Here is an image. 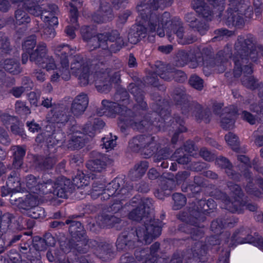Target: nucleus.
Listing matches in <instances>:
<instances>
[{
    "label": "nucleus",
    "instance_id": "nucleus-1",
    "mask_svg": "<svg viewBox=\"0 0 263 263\" xmlns=\"http://www.w3.org/2000/svg\"><path fill=\"white\" fill-rule=\"evenodd\" d=\"M69 47L67 45L58 46L54 49L56 59L47 54L46 46L45 44H39L37 48L30 53L24 51L22 54V62L26 63L30 55L32 62L40 67L46 69L47 71H52L51 76L52 82H57L60 78L64 80H69L71 73L75 75L79 80L82 85L88 84L92 76L89 73V68L86 62L82 59L77 60L71 64V72L69 69L67 55Z\"/></svg>",
    "mask_w": 263,
    "mask_h": 263
},
{
    "label": "nucleus",
    "instance_id": "nucleus-2",
    "mask_svg": "<svg viewBox=\"0 0 263 263\" xmlns=\"http://www.w3.org/2000/svg\"><path fill=\"white\" fill-rule=\"evenodd\" d=\"M151 224L146 225L144 228H139L137 230L136 235L133 233L127 235H120L117 241V248L119 250H122L126 247L132 248L135 246L136 240L138 242H142L144 241L145 243H150L154 238L158 237L161 234L162 222L159 220L150 221Z\"/></svg>",
    "mask_w": 263,
    "mask_h": 263
},
{
    "label": "nucleus",
    "instance_id": "nucleus-3",
    "mask_svg": "<svg viewBox=\"0 0 263 263\" xmlns=\"http://www.w3.org/2000/svg\"><path fill=\"white\" fill-rule=\"evenodd\" d=\"M128 99H125L122 100L121 103H117L104 100L102 102V107L98 112L99 116L105 115L109 117H115L117 114L120 115L119 126L122 128H125L128 125L132 126L137 129H141L143 124L134 122L133 120L129 119L127 115H129L130 110H127L126 107L123 106L124 104L128 103Z\"/></svg>",
    "mask_w": 263,
    "mask_h": 263
},
{
    "label": "nucleus",
    "instance_id": "nucleus-4",
    "mask_svg": "<svg viewBox=\"0 0 263 263\" xmlns=\"http://www.w3.org/2000/svg\"><path fill=\"white\" fill-rule=\"evenodd\" d=\"M12 3L20 2L19 6L26 7L28 11L34 16L41 14V18L44 22L46 27L44 29V33L46 37L53 38L55 35L54 27L58 25V18L55 16L52 12H42L40 6L37 5L33 0H11Z\"/></svg>",
    "mask_w": 263,
    "mask_h": 263
},
{
    "label": "nucleus",
    "instance_id": "nucleus-5",
    "mask_svg": "<svg viewBox=\"0 0 263 263\" xmlns=\"http://www.w3.org/2000/svg\"><path fill=\"white\" fill-rule=\"evenodd\" d=\"M26 186L30 190L31 193L35 194L42 192L43 193H47V192L45 191V189L48 187H53V193L54 195L60 198H65L66 196V190L70 183L69 180L66 179L65 178L61 177L54 184V186L48 183H39L36 184V178L32 175L28 176L26 180Z\"/></svg>",
    "mask_w": 263,
    "mask_h": 263
},
{
    "label": "nucleus",
    "instance_id": "nucleus-6",
    "mask_svg": "<svg viewBox=\"0 0 263 263\" xmlns=\"http://www.w3.org/2000/svg\"><path fill=\"white\" fill-rule=\"evenodd\" d=\"M104 126V123L100 119H97L94 122L93 126L87 125L84 128V133H81L77 130V126H73L71 134V143L73 148H79L83 146L84 144V140L83 137L84 134L88 135L90 137H92L94 135L98 132V130L102 128Z\"/></svg>",
    "mask_w": 263,
    "mask_h": 263
},
{
    "label": "nucleus",
    "instance_id": "nucleus-7",
    "mask_svg": "<svg viewBox=\"0 0 263 263\" xmlns=\"http://www.w3.org/2000/svg\"><path fill=\"white\" fill-rule=\"evenodd\" d=\"M119 187V184L116 180L108 184L106 189H104L102 184L99 186H93L91 196L96 198L97 196L101 195V199L103 200H106L110 196H118L119 199L123 200L122 196L126 192V190L120 189Z\"/></svg>",
    "mask_w": 263,
    "mask_h": 263
},
{
    "label": "nucleus",
    "instance_id": "nucleus-8",
    "mask_svg": "<svg viewBox=\"0 0 263 263\" xmlns=\"http://www.w3.org/2000/svg\"><path fill=\"white\" fill-rule=\"evenodd\" d=\"M245 44L247 45V47H246L242 44H241V46H242V49L240 50L239 55L234 57L233 59L235 65L234 70V76L235 77L238 76L239 73H237V71H240V70L241 69L239 59L241 60H243L244 59L243 57L247 56L253 61H255L257 58L261 55V53L263 52L262 47L252 45L251 46V47H249L248 46L250 45L249 44H248L246 42Z\"/></svg>",
    "mask_w": 263,
    "mask_h": 263
},
{
    "label": "nucleus",
    "instance_id": "nucleus-9",
    "mask_svg": "<svg viewBox=\"0 0 263 263\" xmlns=\"http://www.w3.org/2000/svg\"><path fill=\"white\" fill-rule=\"evenodd\" d=\"M130 206L132 209L128 215L129 218L138 221L144 216V214L148 213L149 209L152 206V200L135 198L133 199Z\"/></svg>",
    "mask_w": 263,
    "mask_h": 263
},
{
    "label": "nucleus",
    "instance_id": "nucleus-10",
    "mask_svg": "<svg viewBox=\"0 0 263 263\" xmlns=\"http://www.w3.org/2000/svg\"><path fill=\"white\" fill-rule=\"evenodd\" d=\"M39 203L38 197L29 194L23 202L21 203V208L27 211V214L34 219L45 217L44 210L41 207L37 206Z\"/></svg>",
    "mask_w": 263,
    "mask_h": 263
},
{
    "label": "nucleus",
    "instance_id": "nucleus-11",
    "mask_svg": "<svg viewBox=\"0 0 263 263\" xmlns=\"http://www.w3.org/2000/svg\"><path fill=\"white\" fill-rule=\"evenodd\" d=\"M230 190L234 194L237 195V199L234 201H230L227 199L226 195L223 193H221L220 199L224 203L222 208H224L231 212H239L241 208L245 206L240 201V195H241L240 187L237 184L229 186Z\"/></svg>",
    "mask_w": 263,
    "mask_h": 263
},
{
    "label": "nucleus",
    "instance_id": "nucleus-12",
    "mask_svg": "<svg viewBox=\"0 0 263 263\" xmlns=\"http://www.w3.org/2000/svg\"><path fill=\"white\" fill-rule=\"evenodd\" d=\"M69 231L73 238L78 239L76 249L80 252L84 253L85 250L81 248V246L85 243V232L81 223L78 221H73L70 227Z\"/></svg>",
    "mask_w": 263,
    "mask_h": 263
},
{
    "label": "nucleus",
    "instance_id": "nucleus-13",
    "mask_svg": "<svg viewBox=\"0 0 263 263\" xmlns=\"http://www.w3.org/2000/svg\"><path fill=\"white\" fill-rule=\"evenodd\" d=\"M88 104V99L86 95L81 93L75 98L71 107V111L74 115L83 113Z\"/></svg>",
    "mask_w": 263,
    "mask_h": 263
},
{
    "label": "nucleus",
    "instance_id": "nucleus-14",
    "mask_svg": "<svg viewBox=\"0 0 263 263\" xmlns=\"http://www.w3.org/2000/svg\"><path fill=\"white\" fill-rule=\"evenodd\" d=\"M170 21V14L167 12H165L163 14L158 18V27L157 28V24H154V21L153 18L150 21L148 27L147 29L151 32H155L156 30L158 35L160 37H163L164 36V31L163 29L161 28L160 26L163 27V24H166Z\"/></svg>",
    "mask_w": 263,
    "mask_h": 263
},
{
    "label": "nucleus",
    "instance_id": "nucleus-15",
    "mask_svg": "<svg viewBox=\"0 0 263 263\" xmlns=\"http://www.w3.org/2000/svg\"><path fill=\"white\" fill-rule=\"evenodd\" d=\"M159 248V243H155L151 246L150 250V254L148 255V256L146 257L144 259L142 258L141 259H140L139 258L140 257H144L145 255H147V252L148 251V250H143L140 251L139 252L137 251L135 253V256L136 257L137 259L139 261H142V263H143V262H144V263H152V259L154 260H156L154 259V257L155 256V254Z\"/></svg>",
    "mask_w": 263,
    "mask_h": 263
},
{
    "label": "nucleus",
    "instance_id": "nucleus-16",
    "mask_svg": "<svg viewBox=\"0 0 263 263\" xmlns=\"http://www.w3.org/2000/svg\"><path fill=\"white\" fill-rule=\"evenodd\" d=\"M160 76L162 79L166 80H170L172 78H174L176 81H181L186 79V76L184 72L181 70H176L174 68L170 69L167 67L164 72L160 73Z\"/></svg>",
    "mask_w": 263,
    "mask_h": 263
},
{
    "label": "nucleus",
    "instance_id": "nucleus-17",
    "mask_svg": "<svg viewBox=\"0 0 263 263\" xmlns=\"http://www.w3.org/2000/svg\"><path fill=\"white\" fill-rule=\"evenodd\" d=\"M70 22L73 26H68L65 30L67 35L71 39H73L75 37L74 29L77 26V21L78 16V11L75 7L70 5Z\"/></svg>",
    "mask_w": 263,
    "mask_h": 263
},
{
    "label": "nucleus",
    "instance_id": "nucleus-18",
    "mask_svg": "<svg viewBox=\"0 0 263 263\" xmlns=\"http://www.w3.org/2000/svg\"><path fill=\"white\" fill-rule=\"evenodd\" d=\"M81 32L84 40L88 42L89 45L96 42L97 39L101 42L100 39L104 36L101 34L98 37L92 36L95 33V31L89 27H82Z\"/></svg>",
    "mask_w": 263,
    "mask_h": 263
},
{
    "label": "nucleus",
    "instance_id": "nucleus-19",
    "mask_svg": "<svg viewBox=\"0 0 263 263\" xmlns=\"http://www.w3.org/2000/svg\"><path fill=\"white\" fill-rule=\"evenodd\" d=\"M244 234L242 233L240 234V238L243 240L240 241L241 243H248L253 245L260 250H263V238L258 235L252 236L248 235L247 237H243Z\"/></svg>",
    "mask_w": 263,
    "mask_h": 263
},
{
    "label": "nucleus",
    "instance_id": "nucleus-20",
    "mask_svg": "<svg viewBox=\"0 0 263 263\" xmlns=\"http://www.w3.org/2000/svg\"><path fill=\"white\" fill-rule=\"evenodd\" d=\"M236 112H228L226 110L225 114L221 117V124L223 128L226 129H230L233 127L234 121L233 116Z\"/></svg>",
    "mask_w": 263,
    "mask_h": 263
},
{
    "label": "nucleus",
    "instance_id": "nucleus-21",
    "mask_svg": "<svg viewBox=\"0 0 263 263\" xmlns=\"http://www.w3.org/2000/svg\"><path fill=\"white\" fill-rule=\"evenodd\" d=\"M12 151L14 156L13 165L15 167H19L22 164V159L25 155V149L18 146H14Z\"/></svg>",
    "mask_w": 263,
    "mask_h": 263
},
{
    "label": "nucleus",
    "instance_id": "nucleus-22",
    "mask_svg": "<svg viewBox=\"0 0 263 263\" xmlns=\"http://www.w3.org/2000/svg\"><path fill=\"white\" fill-rule=\"evenodd\" d=\"M3 66L6 70L13 74L20 72L21 69L17 61L14 59H7L3 62Z\"/></svg>",
    "mask_w": 263,
    "mask_h": 263
},
{
    "label": "nucleus",
    "instance_id": "nucleus-23",
    "mask_svg": "<svg viewBox=\"0 0 263 263\" xmlns=\"http://www.w3.org/2000/svg\"><path fill=\"white\" fill-rule=\"evenodd\" d=\"M120 80V76L118 73H116L113 77L110 78L109 81L105 80L103 84H100V80L97 79L96 87L98 90L101 92H106L110 87L111 83H117Z\"/></svg>",
    "mask_w": 263,
    "mask_h": 263
},
{
    "label": "nucleus",
    "instance_id": "nucleus-24",
    "mask_svg": "<svg viewBox=\"0 0 263 263\" xmlns=\"http://www.w3.org/2000/svg\"><path fill=\"white\" fill-rule=\"evenodd\" d=\"M199 205L202 207L198 208L199 212L203 214L209 213V211L215 209L216 205L215 202L213 199H209L206 202L204 200H200Z\"/></svg>",
    "mask_w": 263,
    "mask_h": 263
},
{
    "label": "nucleus",
    "instance_id": "nucleus-25",
    "mask_svg": "<svg viewBox=\"0 0 263 263\" xmlns=\"http://www.w3.org/2000/svg\"><path fill=\"white\" fill-rule=\"evenodd\" d=\"M88 177L85 176L82 172H78L77 176L73 179V183L78 188H80L88 184Z\"/></svg>",
    "mask_w": 263,
    "mask_h": 263
},
{
    "label": "nucleus",
    "instance_id": "nucleus-26",
    "mask_svg": "<svg viewBox=\"0 0 263 263\" xmlns=\"http://www.w3.org/2000/svg\"><path fill=\"white\" fill-rule=\"evenodd\" d=\"M105 163L100 160H90L87 163V167L92 171L101 172L105 166Z\"/></svg>",
    "mask_w": 263,
    "mask_h": 263
},
{
    "label": "nucleus",
    "instance_id": "nucleus-27",
    "mask_svg": "<svg viewBox=\"0 0 263 263\" xmlns=\"http://www.w3.org/2000/svg\"><path fill=\"white\" fill-rule=\"evenodd\" d=\"M16 23L18 25L24 24L30 22V18L24 11L17 9L15 11Z\"/></svg>",
    "mask_w": 263,
    "mask_h": 263
},
{
    "label": "nucleus",
    "instance_id": "nucleus-28",
    "mask_svg": "<svg viewBox=\"0 0 263 263\" xmlns=\"http://www.w3.org/2000/svg\"><path fill=\"white\" fill-rule=\"evenodd\" d=\"M95 253L100 258H102L105 260H107L111 258V257H110V251L109 246L108 245L102 246L101 247H99Z\"/></svg>",
    "mask_w": 263,
    "mask_h": 263
},
{
    "label": "nucleus",
    "instance_id": "nucleus-29",
    "mask_svg": "<svg viewBox=\"0 0 263 263\" xmlns=\"http://www.w3.org/2000/svg\"><path fill=\"white\" fill-rule=\"evenodd\" d=\"M36 45L35 38L34 36L29 37L23 44V51L28 53L32 51Z\"/></svg>",
    "mask_w": 263,
    "mask_h": 263
},
{
    "label": "nucleus",
    "instance_id": "nucleus-30",
    "mask_svg": "<svg viewBox=\"0 0 263 263\" xmlns=\"http://www.w3.org/2000/svg\"><path fill=\"white\" fill-rule=\"evenodd\" d=\"M173 198L174 201V208L175 210L180 209L181 206L184 205L186 202L185 197L181 194H174Z\"/></svg>",
    "mask_w": 263,
    "mask_h": 263
},
{
    "label": "nucleus",
    "instance_id": "nucleus-31",
    "mask_svg": "<svg viewBox=\"0 0 263 263\" xmlns=\"http://www.w3.org/2000/svg\"><path fill=\"white\" fill-rule=\"evenodd\" d=\"M117 137L114 136L112 137H105L103 138V147H104L107 151L112 149L116 145Z\"/></svg>",
    "mask_w": 263,
    "mask_h": 263
},
{
    "label": "nucleus",
    "instance_id": "nucleus-32",
    "mask_svg": "<svg viewBox=\"0 0 263 263\" xmlns=\"http://www.w3.org/2000/svg\"><path fill=\"white\" fill-rule=\"evenodd\" d=\"M148 168L147 162L143 161L139 164L135 166V170L133 172V174L137 177H140L143 175L146 171Z\"/></svg>",
    "mask_w": 263,
    "mask_h": 263
},
{
    "label": "nucleus",
    "instance_id": "nucleus-33",
    "mask_svg": "<svg viewBox=\"0 0 263 263\" xmlns=\"http://www.w3.org/2000/svg\"><path fill=\"white\" fill-rule=\"evenodd\" d=\"M14 183L15 184V182H14ZM16 183V185H13V188L11 189L8 188V186H3L1 189L2 196H6L10 194L11 192L14 193L20 192L21 191V189L18 188V186H20V187H21L22 186H23V187L24 186V185L21 183L19 181L17 180Z\"/></svg>",
    "mask_w": 263,
    "mask_h": 263
},
{
    "label": "nucleus",
    "instance_id": "nucleus-34",
    "mask_svg": "<svg viewBox=\"0 0 263 263\" xmlns=\"http://www.w3.org/2000/svg\"><path fill=\"white\" fill-rule=\"evenodd\" d=\"M67 251V250H64L63 249L62 251H58L57 252L54 251L53 253L54 255H53L52 251H48L47 253V257L48 260L51 262L53 261L56 259H58V261H60V256L63 255L64 253H66Z\"/></svg>",
    "mask_w": 263,
    "mask_h": 263
},
{
    "label": "nucleus",
    "instance_id": "nucleus-35",
    "mask_svg": "<svg viewBox=\"0 0 263 263\" xmlns=\"http://www.w3.org/2000/svg\"><path fill=\"white\" fill-rule=\"evenodd\" d=\"M190 83L197 89H201L203 87L202 80L197 76H193L191 77Z\"/></svg>",
    "mask_w": 263,
    "mask_h": 263
},
{
    "label": "nucleus",
    "instance_id": "nucleus-36",
    "mask_svg": "<svg viewBox=\"0 0 263 263\" xmlns=\"http://www.w3.org/2000/svg\"><path fill=\"white\" fill-rule=\"evenodd\" d=\"M225 140L227 143L234 149V146H236L238 143L237 136L232 133H229L226 135Z\"/></svg>",
    "mask_w": 263,
    "mask_h": 263
},
{
    "label": "nucleus",
    "instance_id": "nucleus-37",
    "mask_svg": "<svg viewBox=\"0 0 263 263\" xmlns=\"http://www.w3.org/2000/svg\"><path fill=\"white\" fill-rule=\"evenodd\" d=\"M0 48L2 49V52L5 53H8L10 50L9 43L7 37L4 36L3 34H2L1 33H0Z\"/></svg>",
    "mask_w": 263,
    "mask_h": 263
},
{
    "label": "nucleus",
    "instance_id": "nucleus-38",
    "mask_svg": "<svg viewBox=\"0 0 263 263\" xmlns=\"http://www.w3.org/2000/svg\"><path fill=\"white\" fill-rule=\"evenodd\" d=\"M242 84L247 87L254 89L255 87V81L251 76H245L242 79Z\"/></svg>",
    "mask_w": 263,
    "mask_h": 263
},
{
    "label": "nucleus",
    "instance_id": "nucleus-39",
    "mask_svg": "<svg viewBox=\"0 0 263 263\" xmlns=\"http://www.w3.org/2000/svg\"><path fill=\"white\" fill-rule=\"evenodd\" d=\"M10 215L8 213L5 214L3 215H1V213L0 212V225H2L3 223H6L7 224L9 223L10 222ZM3 241L0 238V253L3 251Z\"/></svg>",
    "mask_w": 263,
    "mask_h": 263
},
{
    "label": "nucleus",
    "instance_id": "nucleus-40",
    "mask_svg": "<svg viewBox=\"0 0 263 263\" xmlns=\"http://www.w3.org/2000/svg\"><path fill=\"white\" fill-rule=\"evenodd\" d=\"M197 12L201 14L203 17L208 18L211 15V12L209 10L208 6H194Z\"/></svg>",
    "mask_w": 263,
    "mask_h": 263
},
{
    "label": "nucleus",
    "instance_id": "nucleus-41",
    "mask_svg": "<svg viewBox=\"0 0 263 263\" xmlns=\"http://www.w3.org/2000/svg\"><path fill=\"white\" fill-rule=\"evenodd\" d=\"M15 108L19 113L28 114L30 113L29 109L25 106L23 103L17 101L15 104Z\"/></svg>",
    "mask_w": 263,
    "mask_h": 263
},
{
    "label": "nucleus",
    "instance_id": "nucleus-42",
    "mask_svg": "<svg viewBox=\"0 0 263 263\" xmlns=\"http://www.w3.org/2000/svg\"><path fill=\"white\" fill-rule=\"evenodd\" d=\"M143 137H140L139 138H135L132 139L129 143V147L134 151H138V147L139 146V143L140 142V139H143Z\"/></svg>",
    "mask_w": 263,
    "mask_h": 263
},
{
    "label": "nucleus",
    "instance_id": "nucleus-43",
    "mask_svg": "<svg viewBox=\"0 0 263 263\" xmlns=\"http://www.w3.org/2000/svg\"><path fill=\"white\" fill-rule=\"evenodd\" d=\"M242 117L251 124H253L255 123V118L248 112L243 111L242 112Z\"/></svg>",
    "mask_w": 263,
    "mask_h": 263
},
{
    "label": "nucleus",
    "instance_id": "nucleus-44",
    "mask_svg": "<svg viewBox=\"0 0 263 263\" xmlns=\"http://www.w3.org/2000/svg\"><path fill=\"white\" fill-rule=\"evenodd\" d=\"M217 163L223 167L228 168L230 166L229 161L224 157L219 158L217 160Z\"/></svg>",
    "mask_w": 263,
    "mask_h": 263
},
{
    "label": "nucleus",
    "instance_id": "nucleus-45",
    "mask_svg": "<svg viewBox=\"0 0 263 263\" xmlns=\"http://www.w3.org/2000/svg\"><path fill=\"white\" fill-rule=\"evenodd\" d=\"M10 7L9 2L6 0H0V10L3 12L7 11Z\"/></svg>",
    "mask_w": 263,
    "mask_h": 263
},
{
    "label": "nucleus",
    "instance_id": "nucleus-46",
    "mask_svg": "<svg viewBox=\"0 0 263 263\" xmlns=\"http://www.w3.org/2000/svg\"><path fill=\"white\" fill-rule=\"evenodd\" d=\"M27 126L29 128V130L32 133L37 132L38 130L40 128V126L38 124L32 122L31 123H27Z\"/></svg>",
    "mask_w": 263,
    "mask_h": 263
},
{
    "label": "nucleus",
    "instance_id": "nucleus-47",
    "mask_svg": "<svg viewBox=\"0 0 263 263\" xmlns=\"http://www.w3.org/2000/svg\"><path fill=\"white\" fill-rule=\"evenodd\" d=\"M133 257L128 255L123 256L121 257L120 263H134Z\"/></svg>",
    "mask_w": 263,
    "mask_h": 263
},
{
    "label": "nucleus",
    "instance_id": "nucleus-48",
    "mask_svg": "<svg viewBox=\"0 0 263 263\" xmlns=\"http://www.w3.org/2000/svg\"><path fill=\"white\" fill-rule=\"evenodd\" d=\"M66 117L64 115H60V117H57L53 116V118L51 119V122H57V123H63L64 121H66Z\"/></svg>",
    "mask_w": 263,
    "mask_h": 263
},
{
    "label": "nucleus",
    "instance_id": "nucleus-49",
    "mask_svg": "<svg viewBox=\"0 0 263 263\" xmlns=\"http://www.w3.org/2000/svg\"><path fill=\"white\" fill-rule=\"evenodd\" d=\"M200 155L206 160L209 161L211 160L210 153L205 148L201 149L200 152Z\"/></svg>",
    "mask_w": 263,
    "mask_h": 263
},
{
    "label": "nucleus",
    "instance_id": "nucleus-50",
    "mask_svg": "<svg viewBox=\"0 0 263 263\" xmlns=\"http://www.w3.org/2000/svg\"><path fill=\"white\" fill-rule=\"evenodd\" d=\"M176 35L178 37V39L179 40L178 41V42L180 44H190V43L192 42V41H183L182 40V37H183V32H182V29L179 30L176 32Z\"/></svg>",
    "mask_w": 263,
    "mask_h": 263
},
{
    "label": "nucleus",
    "instance_id": "nucleus-51",
    "mask_svg": "<svg viewBox=\"0 0 263 263\" xmlns=\"http://www.w3.org/2000/svg\"><path fill=\"white\" fill-rule=\"evenodd\" d=\"M25 89L24 87H17L13 89L12 93L16 97H19L24 92Z\"/></svg>",
    "mask_w": 263,
    "mask_h": 263
},
{
    "label": "nucleus",
    "instance_id": "nucleus-52",
    "mask_svg": "<svg viewBox=\"0 0 263 263\" xmlns=\"http://www.w3.org/2000/svg\"><path fill=\"white\" fill-rule=\"evenodd\" d=\"M159 50L164 53H170L172 50L171 45L161 46L159 47Z\"/></svg>",
    "mask_w": 263,
    "mask_h": 263
},
{
    "label": "nucleus",
    "instance_id": "nucleus-53",
    "mask_svg": "<svg viewBox=\"0 0 263 263\" xmlns=\"http://www.w3.org/2000/svg\"><path fill=\"white\" fill-rule=\"evenodd\" d=\"M222 228V226L221 225H219L218 222L217 220L213 221L211 223V229L212 231L217 232L219 229H221Z\"/></svg>",
    "mask_w": 263,
    "mask_h": 263
},
{
    "label": "nucleus",
    "instance_id": "nucleus-54",
    "mask_svg": "<svg viewBox=\"0 0 263 263\" xmlns=\"http://www.w3.org/2000/svg\"><path fill=\"white\" fill-rule=\"evenodd\" d=\"M35 75L37 80L41 82L44 81L46 78L45 73H43L41 70L36 71L35 72Z\"/></svg>",
    "mask_w": 263,
    "mask_h": 263
},
{
    "label": "nucleus",
    "instance_id": "nucleus-55",
    "mask_svg": "<svg viewBox=\"0 0 263 263\" xmlns=\"http://www.w3.org/2000/svg\"><path fill=\"white\" fill-rule=\"evenodd\" d=\"M238 159L240 162L244 163L246 166L248 167L249 166L248 163L249 162V160L247 157L244 155H241L238 157Z\"/></svg>",
    "mask_w": 263,
    "mask_h": 263
},
{
    "label": "nucleus",
    "instance_id": "nucleus-56",
    "mask_svg": "<svg viewBox=\"0 0 263 263\" xmlns=\"http://www.w3.org/2000/svg\"><path fill=\"white\" fill-rule=\"evenodd\" d=\"M35 96V93L31 92L29 96V100L30 103L34 106L37 105V99L36 98L35 99H33V98Z\"/></svg>",
    "mask_w": 263,
    "mask_h": 263
},
{
    "label": "nucleus",
    "instance_id": "nucleus-57",
    "mask_svg": "<svg viewBox=\"0 0 263 263\" xmlns=\"http://www.w3.org/2000/svg\"><path fill=\"white\" fill-rule=\"evenodd\" d=\"M158 175V172L155 169H151L148 172V177L151 179H154Z\"/></svg>",
    "mask_w": 263,
    "mask_h": 263
},
{
    "label": "nucleus",
    "instance_id": "nucleus-58",
    "mask_svg": "<svg viewBox=\"0 0 263 263\" xmlns=\"http://www.w3.org/2000/svg\"><path fill=\"white\" fill-rule=\"evenodd\" d=\"M139 36L137 35L132 36V34H130L128 37V41L132 44H136L139 41Z\"/></svg>",
    "mask_w": 263,
    "mask_h": 263
},
{
    "label": "nucleus",
    "instance_id": "nucleus-59",
    "mask_svg": "<svg viewBox=\"0 0 263 263\" xmlns=\"http://www.w3.org/2000/svg\"><path fill=\"white\" fill-rule=\"evenodd\" d=\"M136 64L135 58L133 55H130L128 61L129 66L130 67H133L136 65Z\"/></svg>",
    "mask_w": 263,
    "mask_h": 263
},
{
    "label": "nucleus",
    "instance_id": "nucleus-60",
    "mask_svg": "<svg viewBox=\"0 0 263 263\" xmlns=\"http://www.w3.org/2000/svg\"><path fill=\"white\" fill-rule=\"evenodd\" d=\"M255 143L259 146L263 145V135L256 138Z\"/></svg>",
    "mask_w": 263,
    "mask_h": 263
},
{
    "label": "nucleus",
    "instance_id": "nucleus-61",
    "mask_svg": "<svg viewBox=\"0 0 263 263\" xmlns=\"http://www.w3.org/2000/svg\"><path fill=\"white\" fill-rule=\"evenodd\" d=\"M42 105L46 107H49L51 105V100L50 99H46L43 101L42 102Z\"/></svg>",
    "mask_w": 263,
    "mask_h": 263
},
{
    "label": "nucleus",
    "instance_id": "nucleus-62",
    "mask_svg": "<svg viewBox=\"0 0 263 263\" xmlns=\"http://www.w3.org/2000/svg\"><path fill=\"white\" fill-rule=\"evenodd\" d=\"M189 158L187 157H186L185 156L182 158H180L178 159V163L182 164L186 163L189 162Z\"/></svg>",
    "mask_w": 263,
    "mask_h": 263
},
{
    "label": "nucleus",
    "instance_id": "nucleus-63",
    "mask_svg": "<svg viewBox=\"0 0 263 263\" xmlns=\"http://www.w3.org/2000/svg\"><path fill=\"white\" fill-rule=\"evenodd\" d=\"M11 130L14 134H19L21 132V128L16 125L11 126Z\"/></svg>",
    "mask_w": 263,
    "mask_h": 263
},
{
    "label": "nucleus",
    "instance_id": "nucleus-64",
    "mask_svg": "<svg viewBox=\"0 0 263 263\" xmlns=\"http://www.w3.org/2000/svg\"><path fill=\"white\" fill-rule=\"evenodd\" d=\"M244 23L243 18H240L239 20H234V23L235 25L239 26V25H241Z\"/></svg>",
    "mask_w": 263,
    "mask_h": 263
}]
</instances>
